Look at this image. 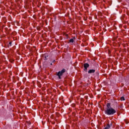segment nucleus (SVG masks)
<instances>
[{"instance_id":"39448f33","label":"nucleus","mask_w":129,"mask_h":129,"mask_svg":"<svg viewBox=\"0 0 129 129\" xmlns=\"http://www.w3.org/2000/svg\"><path fill=\"white\" fill-rule=\"evenodd\" d=\"M107 108H111V107H110V103H107Z\"/></svg>"},{"instance_id":"f03ea898","label":"nucleus","mask_w":129,"mask_h":129,"mask_svg":"<svg viewBox=\"0 0 129 129\" xmlns=\"http://www.w3.org/2000/svg\"><path fill=\"white\" fill-rule=\"evenodd\" d=\"M66 72V70L65 69H62L61 71L58 72L56 74V76H58L59 79H61V76Z\"/></svg>"},{"instance_id":"6e6552de","label":"nucleus","mask_w":129,"mask_h":129,"mask_svg":"<svg viewBox=\"0 0 129 129\" xmlns=\"http://www.w3.org/2000/svg\"><path fill=\"white\" fill-rule=\"evenodd\" d=\"M120 100H121V101L124 100V97H121L120 98Z\"/></svg>"},{"instance_id":"20e7f679","label":"nucleus","mask_w":129,"mask_h":129,"mask_svg":"<svg viewBox=\"0 0 129 129\" xmlns=\"http://www.w3.org/2000/svg\"><path fill=\"white\" fill-rule=\"evenodd\" d=\"M94 72H95V70H90L88 71V73L91 74V73H94Z\"/></svg>"},{"instance_id":"1a4fd4ad","label":"nucleus","mask_w":129,"mask_h":129,"mask_svg":"<svg viewBox=\"0 0 129 129\" xmlns=\"http://www.w3.org/2000/svg\"><path fill=\"white\" fill-rule=\"evenodd\" d=\"M9 44H10V45H11V44H12V42H10Z\"/></svg>"},{"instance_id":"0eeeda50","label":"nucleus","mask_w":129,"mask_h":129,"mask_svg":"<svg viewBox=\"0 0 129 129\" xmlns=\"http://www.w3.org/2000/svg\"><path fill=\"white\" fill-rule=\"evenodd\" d=\"M73 42H74V40L73 38L70 40V43H73Z\"/></svg>"},{"instance_id":"423d86ee","label":"nucleus","mask_w":129,"mask_h":129,"mask_svg":"<svg viewBox=\"0 0 129 129\" xmlns=\"http://www.w3.org/2000/svg\"><path fill=\"white\" fill-rule=\"evenodd\" d=\"M109 128H110V125H109V124H107V126L105 127L104 129H109Z\"/></svg>"},{"instance_id":"7ed1b4c3","label":"nucleus","mask_w":129,"mask_h":129,"mask_svg":"<svg viewBox=\"0 0 129 129\" xmlns=\"http://www.w3.org/2000/svg\"><path fill=\"white\" fill-rule=\"evenodd\" d=\"M84 67L85 68V71H86V72L87 71V68H88V67H89V64L86 63L85 64H84Z\"/></svg>"},{"instance_id":"f257e3e1","label":"nucleus","mask_w":129,"mask_h":129,"mask_svg":"<svg viewBox=\"0 0 129 129\" xmlns=\"http://www.w3.org/2000/svg\"><path fill=\"white\" fill-rule=\"evenodd\" d=\"M116 111L113 108H107L105 111V113L108 115H111L112 114H114Z\"/></svg>"}]
</instances>
